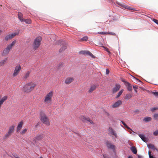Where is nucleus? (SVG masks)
<instances>
[{
  "label": "nucleus",
  "mask_w": 158,
  "mask_h": 158,
  "mask_svg": "<svg viewBox=\"0 0 158 158\" xmlns=\"http://www.w3.org/2000/svg\"><path fill=\"white\" fill-rule=\"evenodd\" d=\"M36 86V84L33 82H30L25 84L23 88V91L26 93H29L32 91Z\"/></svg>",
  "instance_id": "f257e3e1"
},
{
  "label": "nucleus",
  "mask_w": 158,
  "mask_h": 158,
  "mask_svg": "<svg viewBox=\"0 0 158 158\" xmlns=\"http://www.w3.org/2000/svg\"><path fill=\"white\" fill-rule=\"evenodd\" d=\"M16 43V41L15 40L13 41L11 44L7 45L6 47L2 51L1 54L2 56H5L7 55L10 50L15 45Z\"/></svg>",
  "instance_id": "f03ea898"
},
{
  "label": "nucleus",
  "mask_w": 158,
  "mask_h": 158,
  "mask_svg": "<svg viewBox=\"0 0 158 158\" xmlns=\"http://www.w3.org/2000/svg\"><path fill=\"white\" fill-rule=\"evenodd\" d=\"M40 120L43 123L45 124L47 126L50 125L49 119L43 112L41 111L40 112Z\"/></svg>",
  "instance_id": "7ed1b4c3"
},
{
  "label": "nucleus",
  "mask_w": 158,
  "mask_h": 158,
  "mask_svg": "<svg viewBox=\"0 0 158 158\" xmlns=\"http://www.w3.org/2000/svg\"><path fill=\"white\" fill-rule=\"evenodd\" d=\"M15 126L14 125L10 126L7 131V132L3 136L4 139H6L9 138L13 133L14 131Z\"/></svg>",
  "instance_id": "20e7f679"
},
{
  "label": "nucleus",
  "mask_w": 158,
  "mask_h": 158,
  "mask_svg": "<svg viewBox=\"0 0 158 158\" xmlns=\"http://www.w3.org/2000/svg\"><path fill=\"white\" fill-rule=\"evenodd\" d=\"M42 38L40 36L37 37L34 40L33 44V48L34 50H37L40 45Z\"/></svg>",
  "instance_id": "39448f33"
},
{
  "label": "nucleus",
  "mask_w": 158,
  "mask_h": 158,
  "mask_svg": "<svg viewBox=\"0 0 158 158\" xmlns=\"http://www.w3.org/2000/svg\"><path fill=\"white\" fill-rule=\"evenodd\" d=\"M53 94V92L51 91L45 96L44 102L45 103H49L51 102Z\"/></svg>",
  "instance_id": "423d86ee"
},
{
  "label": "nucleus",
  "mask_w": 158,
  "mask_h": 158,
  "mask_svg": "<svg viewBox=\"0 0 158 158\" xmlns=\"http://www.w3.org/2000/svg\"><path fill=\"white\" fill-rule=\"evenodd\" d=\"M21 69V67L20 65H18L15 68L12 76L14 77L17 76Z\"/></svg>",
  "instance_id": "0eeeda50"
},
{
  "label": "nucleus",
  "mask_w": 158,
  "mask_h": 158,
  "mask_svg": "<svg viewBox=\"0 0 158 158\" xmlns=\"http://www.w3.org/2000/svg\"><path fill=\"white\" fill-rule=\"evenodd\" d=\"M17 34L16 33L9 34L5 37V39L6 41H8L13 38Z\"/></svg>",
  "instance_id": "6e6552de"
},
{
  "label": "nucleus",
  "mask_w": 158,
  "mask_h": 158,
  "mask_svg": "<svg viewBox=\"0 0 158 158\" xmlns=\"http://www.w3.org/2000/svg\"><path fill=\"white\" fill-rule=\"evenodd\" d=\"M81 119L82 121L85 123L87 122V121H88L91 124H94L93 121L88 118H86L84 116H81Z\"/></svg>",
  "instance_id": "1a4fd4ad"
},
{
  "label": "nucleus",
  "mask_w": 158,
  "mask_h": 158,
  "mask_svg": "<svg viewBox=\"0 0 158 158\" xmlns=\"http://www.w3.org/2000/svg\"><path fill=\"white\" fill-rule=\"evenodd\" d=\"M23 123V122L22 121H21L19 123L16 128V131L17 132H19L21 130L22 127Z\"/></svg>",
  "instance_id": "9d476101"
},
{
  "label": "nucleus",
  "mask_w": 158,
  "mask_h": 158,
  "mask_svg": "<svg viewBox=\"0 0 158 158\" xmlns=\"http://www.w3.org/2000/svg\"><path fill=\"white\" fill-rule=\"evenodd\" d=\"M108 131L110 134L114 135L116 138L117 137V135L115 131L112 128L110 127L108 129Z\"/></svg>",
  "instance_id": "9b49d317"
},
{
  "label": "nucleus",
  "mask_w": 158,
  "mask_h": 158,
  "mask_svg": "<svg viewBox=\"0 0 158 158\" xmlns=\"http://www.w3.org/2000/svg\"><path fill=\"white\" fill-rule=\"evenodd\" d=\"M121 86L118 84H116L115 86L112 89V92L113 93H116L120 88Z\"/></svg>",
  "instance_id": "f8f14e48"
},
{
  "label": "nucleus",
  "mask_w": 158,
  "mask_h": 158,
  "mask_svg": "<svg viewBox=\"0 0 158 158\" xmlns=\"http://www.w3.org/2000/svg\"><path fill=\"white\" fill-rule=\"evenodd\" d=\"M97 85L96 84H94L91 86L89 89L88 92L89 93H91L93 92L95 90Z\"/></svg>",
  "instance_id": "ddd939ff"
},
{
  "label": "nucleus",
  "mask_w": 158,
  "mask_h": 158,
  "mask_svg": "<svg viewBox=\"0 0 158 158\" xmlns=\"http://www.w3.org/2000/svg\"><path fill=\"white\" fill-rule=\"evenodd\" d=\"M74 78L72 77H68L66 78L65 81V83L69 85L74 80Z\"/></svg>",
  "instance_id": "4468645a"
},
{
  "label": "nucleus",
  "mask_w": 158,
  "mask_h": 158,
  "mask_svg": "<svg viewBox=\"0 0 158 158\" xmlns=\"http://www.w3.org/2000/svg\"><path fill=\"white\" fill-rule=\"evenodd\" d=\"M122 104V102L121 100H118L115 102L112 105V107L116 108L118 107Z\"/></svg>",
  "instance_id": "2eb2a0df"
},
{
  "label": "nucleus",
  "mask_w": 158,
  "mask_h": 158,
  "mask_svg": "<svg viewBox=\"0 0 158 158\" xmlns=\"http://www.w3.org/2000/svg\"><path fill=\"white\" fill-rule=\"evenodd\" d=\"M81 54H85L88 55L93 58H95V57L89 51H81L80 52Z\"/></svg>",
  "instance_id": "dca6fc26"
},
{
  "label": "nucleus",
  "mask_w": 158,
  "mask_h": 158,
  "mask_svg": "<svg viewBox=\"0 0 158 158\" xmlns=\"http://www.w3.org/2000/svg\"><path fill=\"white\" fill-rule=\"evenodd\" d=\"M62 43V44L63 45L62 47H61V48L60 49L59 51L60 52H62L63 51H64L65 49L67 48V46L66 43L64 41H61Z\"/></svg>",
  "instance_id": "f3484780"
},
{
  "label": "nucleus",
  "mask_w": 158,
  "mask_h": 158,
  "mask_svg": "<svg viewBox=\"0 0 158 158\" xmlns=\"http://www.w3.org/2000/svg\"><path fill=\"white\" fill-rule=\"evenodd\" d=\"M106 144L108 148H111L112 149H114V146L109 141H107L106 143Z\"/></svg>",
  "instance_id": "a211bd4d"
},
{
  "label": "nucleus",
  "mask_w": 158,
  "mask_h": 158,
  "mask_svg": "<svg viewBox=\"0 0 158 158\" xmlns=\"http://www.w3.org/2000/svg\"><path fill=\"white\" fill-rule=\"evenodd\" d=\"M125 85L127 87V89L129 91H131L132 90V86L131 85L129 82H126V84H125Z\"/></svg>",
  "instance_id": "6ab92c4d"
},
{
  "label": "nucleus",
  "mask_w": 158,
  "mask_h": 158,
  "mask_svg": "<svg viewBox=\"0 0 158 158\" xmlns=\"http://www.w3.org/2000/svg\"><path fill=\"white\" fill-rule=\"evenodd\" d=\"M149 148L152 149L153 151H156L158 152V150L156 148L155 146L152 144H149Z\"/></svg>",
  "instance_id": "aec40b11"
},
{
  "label": "nucleus",
  "mask_w": 158,
  "mask_h": 158,
  "mask_svg": "<svg viewBox=\"0 0 158 158\" xmlns=\"http://www.w3.org/2000/svg\"><path fill=\"white\" fill-rule=\"evenodd\" d=\"M133 96V94L132 93H129L127 94L124 97L125 99L128 100L131 98Z\"/></svg>",
  "instance_id": "412c9836"
},
{
  "label": "nucleus",
  "mask_w": 158,
  "mask_h": 158,
  "mask_svg": "<svg viewBox=\"0 0 158 158\" xmlns=\"http://www.w3.org/2000/svg\"><path fill=\"white\" fill-rule=\"evenodd\" d=\"M44 137V135L41 134L37 135L35 138V141L36 140L40 141Z\"/></svg>",
  "instance_id": "4be33fe9"
},
{
  "label": "nucleus",
  "mask_w": 158,
  "mask_h": 158,
  "mask_svg": "<svg viewBox=\"0 0 158 158\" xmlns=\"http://www.w3.org/2000/svg\"><path fill=\"white\" fill-rule=\"evenodd\" d=\"M7 60V58H6L0 62V66H2L6 64Z\"/></svg>",
  "instance_id": "5701e85b"
},
{
  "label": "nucleus",
  "mask_w": 158,
  "mask_h": 158,
  "mask_svg": "<svg viewBox=\"0 0 158 158\" xmlns=\"http://www.w3.org/2000/svg\"><path fill=\"white\" fill-rule=\"evenodd\" d=\"M22 22H25L27 24H31V20L29 19H23V20L21 21Z\"/></svg>",
  "instance_id": "b1692460"
},
{
  "label": "nucleus",
  "mask_w": 158,
  "mask_h": 158,
  "mask_svg": "<svg viewBox=\"0 0 158 158\" xmlns=\"http://www.w3.org/2000/svg\"><path fill=\"white\" fill-rule=\"evenodd\" d=\"M131 151L132 152L135 154H136L137 153V150L136 147L135 146H132L130 148Z\"/></svg>",
  "instance_id": "393cba45"
},
{
  "label": "nucleus",
  "mask_w": 158,
  "mask_h": 158,
  "mask_svg": "<svg viewBox=\"0 0 158 158\" xmlns=\"http://www.w3.org/2000/svg\"><path fill=\"white\" fill-rule=\"evenodd\" d=\"M30 73V72L29 71L27 72L24 76L23 77V79L24 80H26L29 76Z\"/></svg>",
  "instance_id": "a878e982"
},
{
  "label": "nucleus",
  "mask_w": 158,
  "mask_h": 158,
  "mask_svg": "<svg viewBox=\"0 0 158 158\" xmlns=\"http://www.w3.org/2000/svg\"><path fill=\"white\" fill-rule=\"evenodd\" d=\"M139 136L141 139L144 142H146L148 141V139L145 138L143 135L140 134Z\"/></svg>",
  "instance_id": "bb28decb"
},
{
  "label": "nucleus",
  "mask_w": 158,
  "mask_h": 158,
  "mask_svg": "<svg viewBox=\"0 0 158 158\" xmlns=\"http://www.w3.org/2000/svg\"><path fill=\"white\" fill-rule=\"evenodd\" d=\"M123 7L124 8L127 9L129 10H135L133 8H131L130 6L126 5H125L123 4Z\"/></svg>",
  "instance_id": "cd10ccee"
},
{
  "label": "nucleus",
  "mask_w": 158,
  "mask_h": 158,
  "mask_svg": "<svg viewBox=\"0 0 158 158\" xmlns=\"http://www.w3.org/2000/svg\"><path fill=\"white\" fill-rule=\"evenodd\" d=\"M18 18L20 21L21 22L23 19V15L22 13L20 12H19L18 14Z\"/></svg>",
  "instance_id": "c85d7f7f"
},
{
  "label": "nucleus",
  "mask_w": 158,
  "mask_h": 158,
  "mask_svg": "<svg viewBox=\"0 0 158 158\" xmlns=\"http://www.w3.org/2000/svg\"><path fill=\"white\" fill-rule=\"evenodd\" d=\"M88 37L87 36H85L82 38H81V39L79 40V41L80 42H82V41H86L88 40Z\"/></svg>",
  "instance_id": "c756f323"
},
{
  "label": "nucleus",
  "mask_w": 158,
  "mask_h": 158,
  "mask_svg": "<svg viewBox=\"0 0 158 158\" xmlns=\"http://www.w3.org/2000/svg\"><path fill=\"white\" fill-rule=\"evenodd\" d=\"M27 129L26 128L23 129V130L20 132V134L22 135H24L25 134Z\"/></svg>",
  "instance_id": "7c9ffc66"
},
{
  "label": "nucleus",
  "mask_w": 158,
  "mask_h": 158,
  "mask_svg": "<svg viewBox=\"0 0 158 158\" xmlns=\"http://www.w3.org/2000/svg\"><path fill=\"white\" fill-rule=\"evenodd\" d=\"M123 89H122L117 94V96L116 97V98H118V97H119L122 94V93H123Z\"/></svg>",
  "instance_id": "2f4dec72"
},
{
  "label": "nucleus",
  "mask_w": 158,
  "mask_h": 158,
  "mask_svg": "<svg viewBox=\"0 0 158 158\" xmlns=\"http://www.w3.org/2000/svg\"><path fill=\"white\" fill-rule=\"evenodd\" d=\"M121 122L126 128L131 131V129L123 121H121Z\"/></svg>",
  "instance_id": "473e14b6"
},
{
  "label": "nucleus",
  "mask_w": 158,
  "mask_h": 158,
  "mask_svg": "<svg viewBox=\"0 0 158 158\" xmlns=\"http://www.w3.org/2000/svg\"><path fill=\"white\" fill-rule=\"evenodd\" d=\"M154 119L155 120H158V114H155L153 115Z\"/></svg>",
  "instance_id": "72a5a7b5"
},
{
  "label": "nucleus",
  "mask_w": 158,
  "mask_h": 158,
  "mask_svg": "<svg viewBox=\"0 0 158 158\" xmlns=\"http://www.w3.org/2000/svg\"><path fill=\"white\" fill-rule=\"evenodd\" d=\"M152 94H153L154 95H155L156 96H158V92H152V91H149V93H150Z\"/></svg>",
  "instance_id": "f704fd0d"
},
{
  "label": "nucleus",
  "mask_w": 158,
  "mask_h": 158,
  "mask_svg": "<svg viewBox=\"0 0 158 158\" xmlns=\"http://www.w3.org/2000/svg\"><path fill=\"white\" fill-rule=\"evenodd\" d=\"M148 155L149 158H156L155 156L152 155L151 152L149 151Z\"/></svg>",
  "instance_id": "c9c22d12"
},
{
  "label": "nucleus",
  "mask_w": 158,
  "mask_h": 158,
  "mask_svg": "<svg viewBox=\"0 0 158 158\" xmlns=\"http://www.w3.org/2000/svg\"><path fill=\"white\" fill-rule=\"evenodd\" d=\"M153 135L155 136H157L158 135V130L155 131L153 132Z\"/></svg>",
  "instance_id": "e433bc0d"
},
{
  "label": "nucleus",
  "mask_w": 158,
  "mask_h": 158,
  "mask_svg": "<svg viewBox=\"0 0 158 158\" xmlns=\"http://www.w3.org/2000/svg\"><path fill=\"white\" fill-rule=\"evenodd\" d=\"M133 88L134 89L135 92L137 93V89H138V86L137 85L133 86Z\"/></svg>",
  "instance_id": "4c0bfd02"
},
{
  "label": "nucleus",
  "mask_w": 158,
  "mask_h": 158,
  "mask_svg": "<svg viewBox=\"0 0 158 158\" xmlns=\"http://www.w3.org/2000/svg\"><path fill=\"white\" fill-rule=\"evenodd\" d=\"M158 110V107H154L151 109V110L152 112H154L155 110Z\"/></svg>",
  "instance_id": "58836bf2"
},
{
  "label": "nucleus",
  "mask_w": 158,
  "mask_h": 158,
  "mask_svg": "<svg viewBox=\"0 0 158 158\" xmlns=\"http://www.w3.org/2000/svg\"><path fill=\"white\" fill-rule=\"evenodd\" d=\"M108 35H112L114 36H115L116 35V34L114 32H108Z\"/></svg>",
  "instance_id": "ea45409f"
},
{
  "label": "nucleus",
  "mask_w": 158,
  "mask_h": 158,
  "mask_svg": "<svg viewBox=\"0 0 158 158\" xmlns=\"http://www.w3.org/2000/svg\"><path fill=\"white\" fill-rule=\"evenodd\" d=\"M116 3L117 4H118V5L120 6H121L122 7H123V4L120 3H119V2H117Z\"/></svg>",
  "instance_id": "a19ab883"
},
{
  "label": "nucleus",
  "mask_w": 158,
  "mask_h": 158,
  "mask_svg": "<svg viewBox=\"0 0 158 158\" xmlns=\"http://www.w3.org/2000/svg\"><path fill=\"white\" fill-rule=\"evenodd\" d=\"M153 21L155 23H156V24H157V23H158V22L157 21H158V20H157L156 19H153Z\"/></svg>",
  "instance_id": "79ce46f5"
},
{
  "label": "nucleus",
  "mask_w": 158,
  "mask_h": 158,
  "mask_svg": "<svg viewBox=\"0 0 158 158\" xmlns=\"http://www.w3.org/2000/svg\"><path fill=\"white\" fill-rule=\"evenodd\" d=\"M109 73V70L108 69H106V74H108Z\"/></svg>",
  "instance_id": "37998d69"
},
{
  "label": "nucleus",
  "mask_w": 158,
  "mask_h": 158,
  "mask_svg": "<svg viewBox=\"0 0 158 158\" xmlns=\"http://www.w3.org/2000/svg\"><path fill=\"white\" fill-rule=\"evenodd\" d=\"M13 156L15 158H20L18 156L16 155H14Z\"/></svg>",
  "instance_id": "c03bdc74"
},
{
  "label": "nucleus",
  "mask_w": 158,
  "mask_h": 158,
  "mask_svg": "<svg viewBox=\"0 0 158 158\" xmlns=\"http://www.w3.org/2000/svg\"><path fill=\"white\" fill-rule=\"evenodd\" d=\"M122 81L125 83V84H126V82H127L124 79L122 80Z\"/></svg>",
  "instance_id": "a18cd8bd"
},
{
  "label": "nucleus",
  "mask_w": 158,
  "mask_h": 158,
  "mask_svg": "<svg viewBox=\"0 0 158 158\" xmlns=\"http://www.w3.org/2000/svg\"><path fill=\"white\" fill-rule=\"evenodd\" d=\"M144 120L146 121H148V117L145 118Z\"/></svg>",
  "instance_id": "49530a36"
},
{
  "label": "nucleus",
  "mask_w": 158,
  "mask_h": 158,
  "mask_svg": "<svg viewBox=\"0 0 158 158\" xmlns=\"http://www.w3.org/2000/svg\"><path fill=\"white\" fill-rule=\"evenodd\" d=\"M104 32H99V34L101 35L104 34Z\"/></svg>",
  "instance_id": "de8ad7c7"
},
{
  "label": "nucleus",
  "mask_w": 158,
  "mask_h": 158,
  "mask_svg": "<svg viewBox=\"0 0 158 158\" xmlns=\"http://www.w3.org/2000/svg\"><path fill=\"white\" fill-rule=\"evenodd\" d=\"M139 112V110H136L134 111V112L135 113H138Z\"/></svg>",
  "instance_id": "09e8293b"
},
{
  "label": "nucleus",
  "mask_w": 158,
  "mask_h": 158,
  "mask_svg": "<svg viewBox=\"0 0 158 158\" xmlns=\"http://www.w3.org/2000/svg\"><path fill=\"white\" fill-rule=\"evenodd\" d=\"M109 32H104V34H107L108 35V33Z\"/></svg>",
  "instance_id": "8fccbe9b"
},
{
  "label": "nucleus",
  "mask_w": 158,
  "mask_h": 158,
  "mask_svg": "<svg viewBox=\"0 0 158 158\" xmlns=\"http://www.w3.org/2000/svg\"><path fill=\"white\" fill-rule=\"evenodd\" d=\"M103 156L104 157V158H107L106 156L105 155H103Z\"/></svg>",
  "instance_id": "3c124183"
},
{
  "label": "nucleus",
  "mask_w": 158,
  "mask_h": 158,
  "mask_svg": "<svg viewBox=\"0 0 158 158\" xmlns=\"http://www.w3.org/2000/svg\"><path fill=\"white\" fill-rule=\"evenodd\" d=\"M151 119V118L149 117V121H150Z\"/></svg>",
  "instance_id": "603ef678"
},
{
  "label": "nucleus",
  "mask_w": 158,
  "mask_h": 158,
  "mask_svg": "<svg viewBox=\"0 0 158 158\" xmlns=\"http://www.w3.org/2000/svg\"><path fill=\"white\" fill-rule=\"evenodd\" d=\"M127 158H132V157L131 156H129Z\"/></svg>",
  "instance_id": "864d4df0"
},
{
  "label": "nucleus",
  "mask_w": 158,
  "mask_h": 158,
  "mask_svg": "<svg viewBox=\"0 0 158 158\" xmlns=\"http://www.w3.org/2000/svg\"><path fill=\"white\" fill-rule=\"evenodd\" d=\"M2 31L1 30H0V34L2 32Z\"/></svg>",
  "instance_id": "5fc2aeb1"
},
{
  "label": "nucleus",
  "mask_w": 158,
  "mask_h": 158,
  "mask_svg": "<svg viewBox=\"0 0 158 158\" xmlns=\"http://www.w3.org/2000/svg\"><path fill=\"white\" fill-rule=\"evenodd\" d=\"M136 80H137V81H140L139 80H138V79H136Z\"/></svg>",
  "instance_id": "6e6d98bb"
},
{
  "label": "nucleus",
  "mask_w": 158,
  "mask_h": 158,
  "mask_svg": "<svg viewBox=\"0 0 158 158\" xmlns=\"http://www.w3.org/2000/svg\"><path fill=\"white\" fill-rule=\"evenodd\" d=\"M147 146L148 147V144H147Z\"/></svg>",
  "instance_id": "4d7b16f0"
},
{
  "label": "nucleus",
  "mask_w": 158,
  "mask_h": 158,
  "mask_svg": "<svg viewBox=\"0 0 158 158\" xmlns=\"http://www.w3.org/2000/svg\"><path fill=\"white\" fill-rule=\"evenodd\" d=\"M40 158H43V157H40Z\"/></svg>",
  "instance_id": "13d9d810"
}]
</instances>
